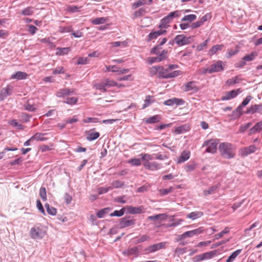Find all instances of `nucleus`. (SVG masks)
Listing matches in <instances>:
<instances>
[{
	"instance_id": "nucleus-1",
	"label": "nucleus",
	"mask_w": 262,
	"mask_h": 262,
	"mask_svg": "<svg viewBox=\"0 0 262 262\" xmlns=\"http://www.w3.org/2000/svg\"><path fill=\"white\" fill-rule=\"evenodd\" d=\"M219 151L221 155L226 159L233 158L235 156V147L233 145L228 142H223L219 145Z\"/></svg>"
},
{
	"instance_id": "nucleus-2",
	"label": "nucleus",
	"mask_w": 262,
	"mask_h": 262,
	"mask_svg": "<svg viewBox=\"0 0 262 262\" xmlns=\"http://www.w3.org/2000/svg\"><path fill=\"white\" fill-rule=\"evenodd\" d=\"M178 68V66L177 64H169L167 68H164L162 67V70H160V75L159 76V78H171L180 75L181 73L180 71H174L172 72H169Z\"/></svg>"
},
{
	"instance_id": "nucleus-3",
	"label": "nucleus",
	"mask_w": 262,
	"mask_h": 262,
	"mask_svg": "<svg viewBox=\"0 0 262 262\" xmlns=\"http://www.w3.org/2000/svg\"><path fill=\"white\" fill-rule=\"evenodd\" d=\"M181 15V11L176 10L170 12L167 15L163 18L159 24V28L160 29H167L169 26V24L172 21L174 18L179 17Z\"/></svg>"
},
{
	"instance_id": "nucleus-4",
	"label": "nucleus",
	"mask_w": 262,
	"mask_h": 262,
	"mask_svg": "<svg viewBox=\"0 0 262 262\" xmlns=\"http://www.w3.org/2000/svg\"><path fill=\"white\" fill-rule=\"evenodd\" d=\"M117 85V83L116 82L106 78L99 83H96L94 87L96 89L100 90L102 92H105L107 88Z\"/></svg>"
},
{
	"instance_id": "nucleus-5",
	"label": "nucleus",
	"mask_w": 262,
	"mask_h": 262,
	"mask_svg": "<svg viewBox=\"0 0 262 262\" xmlns=\"http://www.w3.org/2000/svg\"><path fill=\"white\" fill-rule=\"evenodd\" d=\"M218 142L215 139H210L204 142L202 147H206V152L214 154L217 150V145Z\"/></svg>"
},
{
	"instance_id": "nucleus-6",
	"label": "nucleus",
	"mask_w": 262,
	"mask_h": 262,
	"mask_svg": "<svg viewBox=\"0 0 262 262\" xmlns=\"http://www.w3.org/2000/svg\"><path fill=\"white\" fill-rule=\"evenodd\" d=\"M30 234L33 239H41L46 235V232L42 228L35 226L31 229Z\"/></svg>"
},
{
	"instance_id": "nucleus-7",
	"label": "nucleus",
	"mask_w": 262,
	"mask_h": 262,
	"mask_svg": "<svg viewBox=\"0 0 262 262\" xmlns=\"http://www.w3.org/2000/svg\"><path fill=\"white\" fill-rule=\"evenodd\" d=\"M191 40V37H186L183 34L177 35L174 39L178 46H183L190 43Z\"/></svg>"
},
{
	"instance_id": "nucleus-8",
	"label": "nucleus",
	"mask_w": 262,
	"mask_h": 262,
	"mask_svg": "<svg viewBox=\"0 0 262 262\" xmlns=\"http://www.w3.org/2000/svg\"><path fill=\"white\" fill-rule=\"evenodd\" d=\"M203 231V229L202 227H200L194 230L186 231L179 236V240H182L186 238V237H191L194 235H199L202 233Z\"/></svg>"
},
{
	"instance_id": "nucleus-9",
	"label": "nucleus",
	"mask_w": 262,
	"mask_h": 262,
	"mask_svg": "<svg viewBox=\"0 0 262 262\" xmlns=\"http://www.w3.org/2000/svg\"><path fill=\"white\" fill-rule=\"evenodd\" d=\"M13 90V86L11 85H8L6 88H3L0 92V101H3L7 96L12 94Z\"/></svg>"
},
{
	"instance_id": "nucleus-10",
	"label": "nucleus",
	"mask_w": 262,
	"mask_h": 262,
	"mask_svg": "<svg viewBox=\"0 0 262 262\" xmlns=\"http://www.w3.org/2000/svg\"><path fill=\"white\" fill-rule=\"evenodd\" d=\"M242 92V91L240 89L227 92H226L225 96L222 97L221 99L222 100H228L231 99L236 97Z\"/></svg>"
},
{
	"instance_id": "nucleus-11",
	"label": "nucleus",
	"mask_w": 262,
	"mask_h": 262,
	"mask_svg": "<svg viewBox=\"0 0 262 262\" xmlns=\"http://www.w3.org/2000/svg\"><path fill=\"white\" fill-rule=\"evenodd\" d=\"M166 245V242H162L156 244L152 245L145 249L146 253L155 252L159 250L163 249Z\"/></svg>"
},
{
	"instance_id": "nucleus-12",
	"label": "nucleus",
	"mask_w": 262,
	"mask_h": 262,
	"mask_svg": "<svg viewBox=\"0 0 262 262\" xmlns=\"http://www.w3.org/2000/svg\"><path fill=\"white\" fill-rule=\"evenodd\" d=\"M224 70V68L222 66V61H217L215 63L212 64L208 71L209 73H212L214 72H219Z\"/></svg>"
},
{
	"instance_id": "nucleus-13",
	"label": "nucleus",
	"mask_w": 262,
	"mask_h": 262,
	"mask_svg": "<svg viewBox=\"0 0 262 262\" xmlns=\"http://www.w3.org/2000/svg\"><path fill=\"white\" fill-rule=\"evenodd\" d=\"M143 166L145 167L146 169L154 171L159 169L161 166L160 164L156 162H149L146 161L144 162L143 163Z\"/></svg>"
},
{
	"instance_id": "nucleus-14",
	"label": "nucleus",
	"mask_w": 262,
	"mask_h": 262,
	"mask_svg": "<svg viewBox=\"0 0 262 262\" xmlns=\"http://www.w3.org/2000/svg\"><path fill=\"white\" fill-rule=\"evenodd\" d=\"M135 220H130L129 217H125L120 219L119 226L121 228H125L134 225Z\"/></svg>"
},
{
	"instance_id": "nucleus-15",
	"label": "nucleus",
	"mask_w": 262,
	"mask_h": 262,
	"mask_svg": "<svg viewBox=\"0 0 262 262\" xmlns=\"http://www.w3.org/2000/svg\"><path fill=\"white\" fill-rule=\"evenodd\" d=\"M184 102V100H183L182 99L173 98L172 99L165 101L164 102V104L167 106H173L174 104H176L177 105H182Z\"/></svg>"
},
{
	"instance_id": "nucleus-16",
	"label": "nucleus",
	"mask_w": 262,
	"mask_h": 262,
	"mask_svg": "<svg viewBox=\"0 0 262 262\" xmlns=\"http://www.w3.org/2000/svg\"><path fill=\"white\" fill-rule=\"evenodd\" d=\"M166 30H160L156 31L151 32L148 35V40H151L158 38L159 36L166 34Z\"/></svg>"
},
{
	"instance_id": "nucleus-17",
	"label": "nucleus",
	"mask_w": 262,
	"mask_h": 262,
	"mask_svg": "<svg viewBox=\"0 0 262 262\" xmlns=\"http://www.w3.org/2000/svg\"><path fill=\"white\" fill-rule=\"evenodd\" d=\"M255 150L256 147L254 145H250L248 147L242 148L241 149V154L242 156L245 157L254 152Z\"/></svg>"
},
{
	"instance_id": "nucleus-18",
	"label": "nucleus",
	"mask_w": 262,
	"mask_h": 262,
	"mask_svg": "<svg viewBox=\"0 0 262 262\" xmlns=\"http://www.w3.org/2000/svg\"><path fill=\"white\" fill-rule=\"evenodd\" d=\"M262 110V104H254L251 105L247 111L246 114H253L257 112H260Z\"/></svg>"
},
{
	"instance_id": "nucleus-19",
	"label": "nucleus",
	"mask_w": 262,
	"mask_h": 262,
	"mask_svg": "<svg viewBox=\"0 0 262 262\" xmlns=\"http://www.w3.org/2000/svg\"><path fill=\"white\" fill-rule=\"evenodd\" d=\"M161 70H162V66H152L149 69V74L151 76H157L159 78Z\"/></svg>"
},
{
	"instance_id": "nucleus-20",
	"label": "nucleus",
	"mask_w": 262,
	"mask_h": 262,
	"mask_svg": "<svg viewBox=\"0 0 262 262\" xmlns=\"http://www.w3.org/2000/svg\"><path fill=\"white\" fill-rule=\"evenodd\" d=\"M73 93V91L69 89H62L58 90L56 94L58 97H64L65 96L71 95Z\"/></svg>"
},
{
	"instance_id": "nucleus-21",
	"label": "nucleus",
	"mask_w": 262,
	"mask_h": 262,
	"mask_svg": "<svg viewBox=\"0 0 262 262\" xmlns=\"http://www.w3.org/2000/svg\"><path fill=\"white\" fill-rule=\"evenodd\" d=\"M189 129L190 127L188 124H184L176 127L174 133L177 134H183L188 132Z\"/></svg>"
},
{
	"instance_id": "nucleus-22",
	"label": "nucleus",
	"mask_w": 262,
	"mask_h": 262,
	"mask_svg": "<svg viewBox=\"0 0 262 262\" xmlns=\"http://www.w3.org/2000/svg\"><path fill=\"white\" fill-rule=\"evenodd\" d=\"M125 208V210L126 212L131 214H138L140 213L142 211V209L140 207H133L131 206H127Z\"/></svg>"
},
{
	"instance_id": "nucleus-23",
	"label": "nucleus",
	"mask_w": 262,
	"mask_h": 262,
	"mask_svg": "<svg viewBox=\"0 0 262 262\" xmlns=\"http://www.w3.org/2000/svg\"><path fill=\"white\" fill-rule=\"evenodd\" d=\"M161 119V117L160 115H155L152 117L145 119V122L148 124H153L159 122Z\"/></svg>"
},
{
	"instance_id": "nucleus-24",
	"label": "nucleus",
	"mask_w": 262,
	"mask_h": 262,
	"mask_svg": "<svg viewBox=\"0 0 262 262\" xmlns=\"http://www.w3.org/2000/svg\"><path fill=\"white\" fill-rule=\"evenodd\" d=\"M27 74L25 72L18 71L12 75L11 79H25L26 78Z\"/></svg>"
},
{
	"instance_id": "nucleus-25",
	"label": "nucleus",
	"mask_w": 262,
	"mask_h": 262,
	"mask_svg": "<svg viewBox=\"0 0 262 262\" xmlns=\"http://www.w3.org/2000/svg\"><path fill=\"white\" fill-rule=\"evenodd\" d=\"M203 215V213L201 211H194L187 214V218H189L192 220H194L198 218L201 217Z\"/></svg>"
},
{
	"instance_id": "nucleus-26",
	"label": "nucleus",
	"mask_w": 262,
	"mask_h": 262,
	"mask_svg": "<svg viewBox=\"0 0 262 262\" xmlns=\"http://www.w3.org/2000/svg\"><path fill=\"white\" fill-rule=\"evenodd\" d=\"M182 88L184 91L188 92L195 89L196 86L194 85V82L192 81L186 83L183 86Z\"/></svg>"
},
{
	"instance_id": "nucleus-27",
	"label": "nucleus",
	"mask_w": 262,
	"mask_h": 262,
	"mask_svg": "<svg viewBox=\"0 0 262 262\" xmlns=\"http://www.w3.org/2000/svg\"><path fill=\"white\" fill-rule=\"evenodd\" d=\"M138 252V248L137 247H134L124 251L123 253L124 255L129 256L132 255H137Z\"/></svg>"
},
{
	"instance_id": "nucleus-28",
	"label": "nucleus",
	"mask_w": 262,
	"mask_h": 262,
	"mask_svg": "<svg viewBox=\"0 0 262 262\" xmlns=\"http://www.w3.org/2000/svg\"><path fill=\"white\" fill-rule=\"evenodd\" d=\"M190 157V152L184 151L182 152L180 158L178 159V163H182L187 160Z\"/></svg>"
},
{
	"instance_id": "nucleus-29",
	"label": "nucleus",
	"mask_w": 262,
	"mask_h": 262,
	"mask_svg": "<svg viewBox=\"0 0 262 262\" xmlns=\"http://www.w3.org/2000/svg\"><path fill=\"white\" fill-rule=\"evenodd\" d=\"M217 254V251L214 250L210 252H207L202 254L204 260L209 259L213 258L215 255Z\"/></svg>"
},
{
	"instance_id": "nucleus-30",
	"label": "nucleus",
	"mask_w": 262,
	"mask_h": 262,
	"mask_svg": "<svg viewBox=\"0 0 262 262\" xmlns=\"http://www.w3.org/2000/svg\"><path fill=\"white\" fill-rule=\"evenodd\" d=\"M34 13V8L33 7H28L23 9L21 14L24 16H30Z\"/></svg>"
},
{
	"instance_id": "nucleus-31",
	"label": "nucleus",
	"mask_w": 262,
	"mask_h": 262,
	"mask_svg": "<svg viewBox=\"0 0 262 262\" xmlns=\"http://www.w3.org/2000/svg\"><path fill=\"white\" fill-rule=\"evenodd\" d=\"M166 219V215L164 214H159L156 215L149 216L148 219L150 221H156L158 220H164Z\"/></svg>"
},
{
	"instance_id": "nucleus-32",
	"label": "nucleus",
	"mask_w": 262,
	"mask_h": 262,
	"mask_svg": "<svg viewBox=\"0 0 262 262\" xmlns=\"http://www.w3.org/2000/svg\"><path fill=\"white\" fill-rule=\"evenodd\" d=\"M223 45H216L213 46L209 51V54L210 55H212L215 53H216L218 51H220L222 49L223 47Z\"/></svg>"
},
{
	"instance_id": "nucleus-33",
	"label": "nucleus",
	"mask_w": 262,
	"mask_h": 262,
	"mask_svg": "<svg viewBox=\"0 0 262 262\" xmlns=\"http://www.w3.org/2000/svg\"><path fill=\"white\" fill-rule=\"evenodd\" d=\"M45 134H44L37 133L32 137V139H34V140H36L37 141H46L48 140V138L45 137Z\"/></svg>"
},
{
	"instance_id": "nucleus-34",
	"label": "nucleus",
	"mask_w": 262,
	"mask_h": 262,
	"mask_svg": "<svg viewBox=\"0 0 262 262\" xmlns=\"http://www.w3.org/2000/svg\"><path fill=\"white\" fill-rule=\"evenodd\" d=\"M45 207L46 208L47 211L48 213V214L52 215H55L57 213V210L55 208L51 206L49 204L46 203L45 204Z\"/></svg>"
},
{
	"instance_id": "nucleus-35",
	"label": "nucleus",
	"mask_w": 262,
	"mask_h": 262,
	"mask_svg": "<svg viewBox=\"0 0 262 262\" xmlns=\"http://www.w3.org/2000/svg\"><path fill=\"white\" fill-rule=\"evenodd\" d=\"M257 56V53L255 52H253L250 54L245 55L243 57L242 59L245 61H252Z\"/></svg>"
},
{
	"instance_id": "nucleus-36",
	"label": "nucleus",
	"mask_w": 262,
	"mask_h": 262,
	"mask_svg": "<svg viewBox=\"0 0 262 262\" xmlns=\"http://www.w3.org/2000/svg\"><path fill=\"white\" fill-rule=\"evenodd\" d=\"M56 50V55H62L68 54L70 51V49L69 48H58Z\"/></svg>"
},
{
	"instance_id": "nucleus-37",
	"label": "nucleus",
	"mask_w": 262,
	"mask_h": 262,
	"mask_svg": "<svg viewBox=\"0 0 262 262\" xmlns=\"http://www.w3.org/2000/svg\"><path fill=\"white\" fill-rule=\"evenodd\" d=\"M157 58L159 59V61H162L167 58L168 51L166 50H163L161 52H160L158 54Z\"/></svg>"
},
{
	"instance_id": "nucleus-38",
	"label": "nucleus",
	"mask_w": 262,
	"mask_h": 262,
	"mask_svg": "<svg viewBox=\"0 0 262 262\" xmlns=\"http://www.w3.org/2000/svg\"><path fill=\"white\" fill-rule=\"evenodd\" d=\"M241 252V250H237L233 252L227 259L226 262H232Z\"/></svg>"
},
{
	"instance_id": "nucleus-39",
	"label": "nucleus",
	"mask_w": 262,
	"mask_h": 262,
	"mask_svg": "<svg viewBox=\"0 0 262 262\" xmlns=\"http://www.w3.org/2000/svg\"><path fill=\"white\" fill-rule=\"evenodd\" d=\"M196 19V16L195 14H189L184 16L182 19V21H189L191 22Z\"/></svg>"
},
{
	"instance_id": "nucleus-40",
	"label": "nucleus",
	"mask_w": 262,
	"mask_h": 262,
	"mask_svg": "<svg viewBox=\"0 0 262 262\" xmlns=\"http://www.w3.org/2000/svg\"><path fill=\"white\" fill-rule=\"evenodd\" d=\"M230 232V228L228 227H226L224 228V229L220 232V233L215 234L214 235L215 239H218L222 237L224 234H227Z\"/></svg>"
},
{
	"instance_id": "nucleus-41",
	"label": "nucleus",
	"mask_w": 262,
	"mask_h": 262,
	"mask_svg": "<svg viewBox=\"0 0 262 262\" xmlns=\"http://www.w3.org/2000/svg\"><path fill=\"white\" fill-rule=\"evenodd\" d=\"M99 136L100 134L98 132L89 133L86 137V139L91 141L97 139Z\"/></svg>"
},
{
	"instance_id": "nucleus-42",
	"label": "nucleus",
	"mask_w": 262,
	"mask_h": 262,
	"mask_svg": "<svg viewBox=\"0 0 262 262\" xmlns=\"http://www.w3.org/2000/svg\"><path fill=\"white\" fill-rule=\"evenodd\" d=\"M110 209L109 208H105L103 209L99 210L97 213V215L99 218H103L104 215L109 213Z\"/></svg>"
},
{
	"instance_id": "nucleus-43",
	"label": "nucleus",
	"mask_w": 262,
	"mask_h": 262,
	"mask_svg": "<svg viewBox=\"0 0 262 262\" xmlns=\"http://www.w3.org/2000/svg\"><path fill=\"white\" fill-rule=\"evenodd\" d=\"M153 102H154V100L152 99V97L149 95L146 96L145 100H144V104H143L142 108H145L147 107Z\"/></svg>"
},
{
	"instance_id": "nucleus-44",
	"label": "nucleus",
	"mask_w": 262,
	"mask_h": 262,
	"mask_svg": "<svg viewBox=\"0 0 262 262\" xmlns=\"http://www.w3.org/2000/svg\"><path fill=\"white\" fill-rule=\"evenodd\" d=\"M125 208H123L120 210H115L113 213L110 214L111 216H121L124 214Z\"/></svg>"
},
{
	"instance_id": "nucleus-45",
	"label": "nucleus",
	"mask_w": 262,
	"mask_h": 262,
	"mask_svg": "<svg viewBox=\"0 0 262 262\" xmlns=\"http://www.w3.org/2000/svg\"><path fill=\"white\" fill-rule=\"evenodd\" d=\"M217 188V186L216 185L212 186V187H210L208 189L204 190V194L205 195H207L209 194L214 193Z\"/></svg>"
},
{
	"instance_id": "nucleus-46",
	"label": "nucleus",
	"mask_w": 262,
	"mask_h": 262,
	"mask_svg": "<svg viewBox=\"0 0 262 262\" xmlns=\"http://www.w3.org/2000/svg\"><path fill=\"white\" fill-rule=\"evenodd\" d=\"M209 41V39H208L205 40L204 41L196 47V50L199 51H200L204 50V49H206L207 47V44Z\"/></svg>"
},
{
	"instance_id": "nucleus-47",
	"label": "nucleus",
	"mask_w": 262,
	"mask_h": 262,
	"mask_svg": "<svg viewBox=\"0 0 262 262\" xmlns=\"http://www.w3.org/2000/svg\"><path fill=\"white\" fill-rule=\"evenodd\" d=\"M77 98L76 97H70L66 99V100L63 101L64 103L70 104V105H73L77 103Z\"/></svg>"
},
{
	"instance_id": "nucleus-48",
	"label": "nucleus",
	"mask_w": 262,
	"mask_h": 262,
	"mask_svg": "<svg viewBox=\"0 0 262 262\" xmlns=\"http://www.w3.org/2000/svg\"><path fill=\"white\" fill-rule=\"evenodd\" d=\"M107 19L105 17H99L93 19L92 23L95 25H100L104 23Z\"/></svg>"
},
{
	"instance_id": "nucleus-49",
	"label": "nucleus",
	"mask_w": 262,
	"mask_h": 262,
	"mask_svg": "<svg viewBox=\"0 0 262 262\" xmlns=\"http://www.w3.org/2000/svg\"><path fill=\"white\" fill-rule=\"evenodd\" d=\"M146 4V0H140L138 2H135L132 6L133 9H136L141 6Z\"/></svg>"
},
{
	"instance_id": "nucleus-50",
	"label": "nucleus",
	"mask_w": 262,
	"mask_h": 262,
	"mask_svg": "<svg viewBox=\"0 0 262 262\" xmlns=\"http://www.w3.org/2000/svg\"><path fill=\"white\" fill-rule=\"evenodd\" d=\"M252 123L251 122H248L245 124L243 125H241L239 127V131L241 133H244L248 128H249L251 125Z\"/></svg>"
},
{
	"instance_id": "nucleus-51",
	"label": "nucleus",
	"mask_w": 262,
	"mask_h": 262,
	"mask_svg": "<svg viewBox=\"0 0 262 262\" xmlns=\"http://www.w3.org/2000/svg\"><path fill=\"white\" fill-rule=\"evenodd\" d=\"M140 156L141 157L142 159L145 162L149 161V160L154 159L152 156L147 154H141Z\"/></svg>"
},
{
	"instance_id": "nucleus-52",
	"label": "nucleus",
	"mask_w": 262,
	"mask_h": 262,
	"mask_svg": "<svg viewBox=\"0 0 262 262\" xmlns=\"http://www.w3.org/2000/svg\"><path fill=\"white\" fill-rule=\"evenodd\" d=\"M39 195L43 201L47 200L46 189L45 187H41L39 190Z\"/></svg>"
},
{
	"instance_id": "nucleus-53",
	"label": "nucleus",
	"mask_w": 262,
	"mask_h": 262,
	"mask_svg": "<svg viewBox=\"0 0 262 262\" xmlns=\"http://www.w3.org/2000/svg\"><path fill=\"white\" fill-rule=\"evenodd\" d=\"M52 144H51L50 146L47 145H42L39 146V148L42 152H45L47 151L51 150L52 149Z\"/></svg>"
},
{
	"instance_id": "nucleus-54",
	"label": "nucleus",
	"mask_w": 262,
	"mask_h": 262,
	"mask_svg": "<svg viewBox=\"0 0 262 262\" xmlns=\"http://www.w3.org/2000/svg\"><path fill=\"white\" fill-rule=\"evenodd\" d=\"M25 108L26 110L31 111V112H34L35 111L36 108L33 106V105L29 103V101H27L26 104L24 105Z\"/></svg>"
},
{
	"instance_id": "nucleus-55",
	"label": "nucleus",
	"mask_w": 262,
	"mask_h": 262,
	"mask_svg": "<svg viewBox=\"0 0 262 262\" xmlns=\"http://www.w3.org/2000/svg\"><path fill=\"white\" fill-rule=\"evenodd\" d=\"M112 188L111 187H101L98 188V193L99 194H102L103 193H106L110 190L112 189Z\"/></svg>"
},
{
	"instance_id": "nucleus-56",
	"label": "nucleus",
	"mask_w": 262,
	"mask_h": 262,
	"mask_svg": "<svg viewBox=\"0 0 262 262\" xmlns=\"http://www.w3.org/2000/svg\"><path fill=\"white\" fill-rule=\"evenodd\" d=\"M73 31L72 28L71 26L68 27H59V31L60 33H64V32H70Z\"/></svg>"
},
{
	"instance_id": "nucleus-57",
	"label": "nucleus",
	"mask_w": 262,
	"mask_h": 262,
	"mask_svg": "<svg viewBox=\"0 0 262 262\" xmlns=\"http://www.w3.org/2000/svg\"><path fill=\"white\" fill-rule=\"evenodd\" d=\"M149 238L150 237L149 236L146 235H143L137 238V242L138 243H143L148 240Z\"/></svg>"
},
{
	"instance_id": "nucleus-58",
	"label": "nucleus",
	"mask_w": 262,
	"mask_h": 262,
	"mask_svg": "<svg viewBox=\"0 0 262 262\" xmlns=\"http://www.w3.org/2000/svg\"><path fill=\"white\" fill-rule=\"evenodd\" d=\"M129 163L134 166H139L141 164L139 159H132L129 160Z\"/></svg>"
},
{
	"instance_id": "nucleus-59",
	"label": "nucleus",
	"mask_w": 262,
	"mask_h": 262,
	"mask_svg": "<svg viewBox=\"0 0 262 262\" xmlns=\"http://www.w3.org/2000/svg\"><path fill=\"white\" fill-rule=\"evenodd\" d=\"M124 185V183L120 181H115L112 183V186L116 188H118L122 187Z\"/></svg>"
},
{
	"instance_id": "nucleus-60",
	"label": "nucleus",
	"mask_w": 262,
	"mask_h": 262,
	"mask_svg": "<svg viewBox=\"0 0 262 262\" xmlns=\"http://www.w3.org/2000/svg\"><path fill=\"white\" fill-rule=\"evenodd\" d=\"M89 59L88 57H80L78 59L77 63L78 64H84L89 62Z\"/></svg>"
},
{
	"instance_id": "nucleus-61",
	"label": "nucleus",
	"mask_w": 262,
	"mask_h": 262,
	"mask_svg": "<svg viewBox=\"0 0 262 262\" xmlns=\"http://www.w3.org/2000/svg\"><path fill=\"white\" fill-rule=\"evenodd\" d=\"M161 49L162 48L160 46H156L151 50L150 53L152 54H159Z\"/></svg>"
},
{
	"instance_id": "nucleus-62",
	"label": "nucleus",
	"mask_w": 262,
	"mask_h": 262,
	"mask_svg": "<svg viewBox=\"0 0 262 262\" xmlns=\"http://www.w3.org/2000/svg\"><path fill=\"white\" fill-rule=\"evenodd\" d=\"M175 254L178 256L182 255L186 252L185 248H177L174 251Z\"/></svg>"
},
{
	"instance_id": "nucleus-63",
	"label": "nucleus",
	"mask_w": 262,
	"mask_h": 262,
	"mask_svg": "<svg viewBox=\"0 0 262 262\" xmlns=\"http://www.w3.org/2000/svg\"><path fill=\"white\" fill-rule=\"evenodd\" d=\"M53 73L54 74H63V68L62 67H57L56 68L53 70Z\"/></svg>"
},
{
	"instance_id": "nucleus-64",
	"label": "nucleus",
	"mask_w": 262,
	"mask_h": 262,
	"mask_svg": "<svg viewBox=\"0 0 262 262\" xmlns=\"http://www.w3.org/2000/svg\"><path fill=\"white\" fill-rule=\"evenodd\" d=\"M195 167H196V165L195 164H188L185 166V169L186 171L189 172V171H193L195 169Z\"/></svg>"
}]
</instances>
